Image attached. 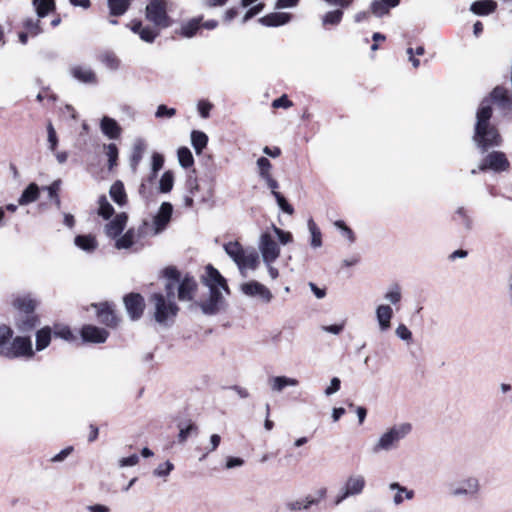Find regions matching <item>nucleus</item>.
<instances>
[{
    "mask_svg": "<svg viewBox=\"0 0 512 512\" xmlns=\"http://www.w3.org/2000/svg\"><path fill=\"white\" fill-rule=\"evenodd\" d=\"M493 108L490 102L485 99L481 102L476 112V123L473 140L482 151L498 147L502 144V136L498 127L491 122Z\"/></svg>",
    "mask_w": 512,
    "mask_h": 512,
    "instance_id": "nucleus-1",
    "label": "nucleus"
},
{
    "mask_svg": "<svg viewBox=\"0 0 512 512\" xmlns=\"http://www.w3.org/2000/svg\"><path fill=\"white\" fill-rule=\"evenodd\" d=\"M200 279L201 283L209 288L210 294L208 299L199 303V306L204 314L215 315L220 311V306L224 301L220 289L230 293L227 281L212 264L206 265L205 273L201 275Z\"/></svg>",
    "mask_w": 512,
    "mask_h": 512,
    "instance_id": "nucleus-2",
    "label": "nucleus"
},
{
    "mask_svg": "<svg viewBox=\"0 0 512 512\" xmlns=\"http://www.w3.org/2000/svg\"><path fill=\"white\" fill-rule=\"evenodd\" d=\"M149 302L154 305V320L161 325H168V322H174L180 308L172 300H166L165 296L156 292L150 295Z\"/></svg>",
    "mask_w": 512,
    "mask_h": 512,
    "instance_id": "nucleus-3",
    "label": "nucleus"
},
{
    "mask_svg": "<svg viewBox=\"0 0 512 512\" xmlns=\"http://www.w3.org/2000/svg\"><path fill=\"white\" fill-rule=\"evenodd\" d=\"M146 20L161 30L169 28L173 24L172 18L168 15V4L166 0H151L145 9Z\"/></svg>",
    "mask_w": 512,
    "mask_h": 512,
    "instance_id": "nucleus-4",
    "label": "nucleus"
},
{
    "mask_svg": "<svg viewBox=\"0 0 512 512\" xmlns=\"http://www.w3.org/2000/svg\"><path fill=\"white\" fill-rule=\"evenodd\" d=\"M91 307L95 309V314L98 322L109 329H118L122 316L117 311L116 304L110 301H103L99 303H92Z\"/></svg>",
    "mask_w": 512,
    "mask_h": 512,
    "instance_id": "nucleus-5",
    "label": "nucleus"
},
{
    "mask_svg": "<svg viewBox=\"0 0 512 512\" xmlns=\"http://www.w3.org/2000/svg\"><path fill=\"white\" fill-rule=\"evenodd\" d=\"M34 356L32 342L28 336H16L10 340L8 349L4 355L8 359L31 358Z\"/></svg>",
    "mask_w": 512,
    "mask_h": 512,
    "instance_id": "nucleus-6",
    "label": "nucleus"
},
{
    "mask_svg": "<svg viewBox=\"0 0 512 512\" xmlns=\"http://www.w3.org/2000/svg\"><path fill=\"white\" fill-rule=\"evenodd\" d=\"M123 303L132 321H137L142 318L146 304L144 297L140 293L130 292L124 295Z\"/></svg>",
    "mask_w": 512,
    "mask_h": 512,
    "instance_id": "nucleus-7",
    "label": "nucleus"
},
{
    "mask_svg": "<svg viewBox=\"0 0 512 512\" xmlns=\"http://www.w3.org/2000/svg\"><path fill=\"white\" fill-rule=\"evenodd\" d=\"M510 163L505 155L501 151H493L487 154L479 165L480 171L492 170L495 172H503L508 170Z\"/></svg>",
    "mask_w": 512,
    "mask_h": 512,
    "instance_id": "nucleus-8",
    "label": "nucleus"
},
{
    "mask_svg": "<svg viewBox=\"0 0 512 512\" xmlns=\"http://www.w3.org/2000/svg\"><path fill=\"white\" fill-rule=\"evenodd\" d=\"M411 428L412 427L409 423L401 424L398 427H392L389 431L381 436L378 444L375 447V450L377 451L379 449H390L396 441L407 435L411 431Z\"/></svg>",
    "mask_w": 512,
    "mask_h": 512,
    "instance_id": "nucleus-9",
    "label": "nucleus"
},
{
    "mask_svg": "<svg viewBox=\"0 0 512 512\" xmlns=\"http://www.w3.org/2000/svg\"><path fill=\"white\" fill-rule=\"evenodd\" d=\"M80 336L85 343L101 344L107 341L110 333L104 327L85 324L80 329Z\"/></svg>",
    "mask_w": 512,
    "mask_h": 512,
    "instance_id": "nucleus-10",
    "label": "nucleus"
},
{
    "mask_svg": "<svg viewBox=\"0 0 512 512\" xmlns=\"http://www.w3.org/2000/svg\"><path fill=\"white\" fill-rule=\"evenodd\" d=\"M260 250L263 260L268 264L274 262L280 255V248L269 233L261 235Z\"/></svg>",
    "mask_w": 512,
    "mask_h": 512,
    "instance_id": "nucleus-11",
    "label": "nucleus"
},
{
    "mask_svg": "<svg viewBox=\"0 0 512 512\" xmlns=\"http://www.w3.org/2000/svg\"><path fill=\"white\" fill-rule=\"evenodd\" d=\"M177 297L180 301H191L194 299L196 292L198 291V283L195 278L189 274H186L179 281Z\"/></svg>",
    "mask_w": 512,
    "mask_h": 512,
    "instance_id": "nucleus-12",
    "label": "nucleus"
},
{
    "mask_svg": "<svg viewBox=\"0 0 512 512\" xmlns=\"http://www.w3.org/2000/svg\"><path fill=\"white\" fill-rule=\"evenodd\" d=\"M241 290L247 296H259L266 303L270 302L273 298L271 291L265 285L255 280L242 284Z\"/></svg>",
    "mask_w": 512,
    "mask_h": 512,
    "instance_id": "nucleus-13",
    "label": "nucleus"
},
{
    "mask_svg": "<svg viewBox=\"0 0 512 512\" xmlns=\"http://www.w3.org/2000/svg\"><path fill=\"white\" fill-rule=\"evenodd\" d=\"M130 29L147 43H153L161 32V29L154 25L153 27L143 26L140 20H133L130 24Z\"/></svg>",
    "mask_w": 512,
    "mask_h": 512,
    "instance_id": "nucleus-14",
    "label": "nucleus"
},
{
    "mask_svg": "<svg viewBox=\"0 0 512 512\" xmlns=\"http://www.w3.org/2000/svg\"><path fill=\"white\" fill-rule=\"evenodd\" d=\"M365 486V480L362 476L349 477L344 486V492L337 496L335 504H340L350 495H356L362 492Z\"/></svg>",
    "mask_w": 512,
    "mask_h": 512,
    "instance_id": "nucleus-15",
    "label": "nucleus"
},
{
    "mask_svg": "<svg viewBox=\"0 0 512 512\" xmlns=\"http://www.w3.org/2000/svg\"><path fill=\"white\" fill-rule=\"evenodd\" d=\"M162 276L165 277L168 282L165 285L166 297L171 300L175 295V285L181 279V273L175 266H167L162 270Z\"/></svg>",
    "mask_w": 512,
    "mask_h": 512,
    "instance_id": "nucleus-16",
    "label": "nucleus"
},
{
    "mask_svg": "<svg viewBox=\"0 0 512 512\" xmlns=\"http://www.w3.org/2000/svg\"><path fill=\"white\" fill-rule=\"evenodd\" d=\"M128 215L125 212L117 214L114 219L108 222L105 226L106 234L111 238H116L121 235L126 227Z\"/></svg>",
    "mask_w": 512,
    "mask_h": 512,
    "instance_id": "nucleus-17",
    "label": "nucleus"
},
{
    "mask_svg": "<svg viewBox=\"0 0 512 512\" xmlns=\"http://www.w3.org/2000/svg\"><path fill=\"white\" fill-rule=\"evenodd\" d=\"M39 316L34 313L19 314L15 320V326L20 332H30L39 324Z\"/></svg>",
    "mask_w": 512,
    "mask_h": 512,
    "instance_id": "nucleus-18",
    "label": "nucleus"
},
{
    "mask_svg": "<svg viewBox=\"0 0 512 512\" xmlns=\"http://www.w3.org/2000/svg\"><path fill=\"white\" fill-rule=\"evenodd\" d=\"M401 0H374L370 4L371 13L376 17H383L390 14L392 8L397 7Z\"/></svg>",
    "mask_w": 512,
    "mask_h": 512,
    "instance_id": "nucleus-19",
    "label": "nucleus"
},
{
    "mask_svg": "<svg viewBox=\"0 0 512 512\" xmlns=\"http://www.w3.org/2000/svg\"><path fill=\"white\" fill-rule=\"evenodd\" d=\"M173 207L168 202H163L160 206L159 212L154 217L155 231L160 232L169 223L172 216Z\"/></svg>",
    "mask_w": 512,
    "mask_h": 512,
    "instance_id": "nucleus-20",
    "label": "nucleus"
},
{
    "mask_svg": "<svg viewBox=\"0 0 512 512\" xmlns=\"http://www.w3.org/2000/svg\"><path fill=\"white\" fill-rule=\"evenodd\" d=\"M292 18L290 13L273 12L259 19V22L268 27H277L288 23Z\"/></svg>",
    "mask_w": 512,
    "mask_h": 512,
    "instance_id": "nucleus-21",
    "label": "nucleus"
},
{
    "mask_svg": "<svg viewBox=\"0 0 512 512\" xmlns=\"http://www.w3.org/2000/svg\"><path fill=\"white\" fill-rule=\"evenodd\" d=\"M101 131L104 135H106L109 139H118L121 136L122 128L117 123L116 120L105 116L101 120Z\"/></svg>",
    "mask_w": 512,
    "mask_h": 512,
    "instance_id": "nucleus-22",
    "label": "nucleus"
},
{
    "mask_svg": "<svg viewBox=\"0 0 512 512\" xmlns=\"http://www.w3.org/2000/svg\"><path fill=\"white\" fill-rule=\"evenodd\" d=\"M12 305L20 314L34 313L37 301L30 296H20L13 300Z\"/></svg>",
    "mask_w": 512,
    "mask_h": 512,
    "instance_id": "nucleus-23",
    "label": "nucleus"
},
{
    "mask_svg": "<svg viewBox=\"0 0 512 512\" xmlns=\"http://www.w3.org/2000/svg\"><path fill=\"white\" fill-rule=\"evenodd\" d=\"M497 8L494 0H477L470 6V11L476 15L485 16L493 13Z\"/></svg>",
    "mask_w": 512,
    "mask_h": 512,
    "instance_id": "nucleus-24",
    "label": "nucleus"
},
{
    "mask_svg": "<svg viewBox=\"0 0 512 512\" xmlns=\"http://www.w3.org/2000/svg\"><path fill=\"white\" fill-rule=\"evenodd\" d=\"M491 98L502 107H512V93L503 86H496L491 92Z\"/></svg>",
    "mask_w": 512,
    "mask_h": 512,
    "instance_id": "nucleus-25",
    "label": "nucleus"
},
{
    "mask_svg": "<svg viewBox=\"0 0 512 512\" xmlns=\"http://www.w3.org/2000/svg\"><path fill=\"white\" fill-rule=\"evenodd\" d=\"M71 74L80 82L87 84L97 83V76L94 73V71L90 68H85L83 66H75L71 69Z\"/></svg>",
    "mask_w": 512,
    "mask_h": 512,
    "instance_id": "nucleus-26",
    "label": "nucleus"
},
{
    "mask_svg": "<svg viewBox=\"0 0 512 512\" xmlns=\"http://www.w3.org/2000/svg\"><path fill=\"white\" fill-rule=\"evenodd\" d=\"M141 236V231L136 232L134 228H129L121 237L116 240L115 247L117 249H128L132 247L136 239H139Z\"/></svg>",
    "mask_w": 512,
    "mask_h": 512,
    "instance_id": "nucleus-27",
    "label": "nucleus"
},
{
    "mask_svg": "<svg viewBox=\"0 0 512 512\" xmlns=\"http://www.w3.org/2000/svg\"><path fill=\"white\" fill-rule=\"evenodd\" d=\"M202 20V16L190 19L186 23L182 24L179 34L185 38H192L200 31Z\"/></svg>",
    "mask_w": 512,
    "mask_h": 512,
    "instance_id": "nucleus-28",
    "label": "nucleus"
},
{
    "mask_svg": "<svg viewBox=\"0 0 512 512\" xmlns=\"http://www.w3.org/2000/svg\"><path fill=\"white\" fill-rule=\"evenodd\" d=\"M146 147V143L143 139H137L134 142L130 156V165L134 171L137 169L139 163L141 162L146 151Z\"/></svg>",
    "mask_w": 512,
    "mask_h": 512,
    "instance_id": "nucleus-29",
    "label": "nucleus"
},
{
    "mask_svg": "<svg viewBox=\"0 0 512 512\" xmlns=\"http://www.w3.org/2000/svg\"><path fill=\"white\" fill-rule=\"evenodd\" d=\"M155 178L156 175L149 176L144 179L139 186L138 193L147 202L153 200L156 195L154 188Z\"/></svg>",
    "mask_w": 512,
    "mask_h": 512,
    "instance_id": "nucleus-30",
    "label": "nucleus"
},
{
    "mask_svg": "<svg viewBox=\"0 0 512 512\" xmlns=\"http://www.w3.org/2000/svg\"><path fill=\"white\" fill-rule=\"evenodd\" d=\"M109 193L112 200L119 206H123L127 203V194L124 185L120 180H117L112 184Z\"/></svg>",
    "mask_w": 512,
    "mask_h": 512,
    "instance_id": "nucleus-31",
    "label": "nucleus"
},
{
    "mask_svg": "<svg viewBox=\"0 0 512 512\" xmlns=\"http://www.w3.org/2000/svg\"><path fill=\"white\" fill-rule=\"evenodd\" d=\"M376 316L382 330H387L391 326L393 316L392 308L389 305H380L376 310Z\"/></svg>",
    "mask_w": 512,
    "mask_h": 512,
    "instance_id": "nucleus-32",
    "label": "nucleus"
},
{
    "mask_svg": "<svg viewBox=\"0 0 512 512\" xmlns=\"http://www.w3.org/2000/svg\"><path fill=\"white\" fill-rule=\"evenodd\" d=\"M74 243L77 247L86 252H93L98 246L96 237L92 234L77 235L74 239Z\"/></svg>",
    "mask_w": 512,
    "mask_h": 512,
    "instance_id": "nucleus-33",
    "label": "nucleus"
},
{
    "mask_svg": "<svg viewBox=\"0 0 512 512\" xmlns=\"http://www.w3.org/2000/svg\"><path fill=\"white\" fill-rule=\"evenodd\" d=\"M39 187L36 183H30L22 192L18 203L19 205H27L35 202L39 198Z\"/></svg>",
    "mask_w": 512,
    "mask_h": 512,
    "instance_id": "nucleus-34",
    "label": "nucleus"
},
{
    "mask_svg": "<svg viewBox=\"0 0 512 512\" xmlns=\"http://www.w3.org/2000/svg\"><path fill=\"white\" fill-rule=\"evenodd\" d=\"M98 61L105 65L110 70H117L120 67L121 61L113 51H103L97 55Z\"/></svg>",
    "mask_w": 512,
    "mask_h": 512,
    "instance_id": "nucleus-35",
    "label": "nucleus"
},
{
    "mask_svg": "<svg viewBox=\"0 0 512 512\" xmlns=\"http://www.w3.org/2000/svg\"><path fill=\"white\" fill-rule=\"evenodd\" d=\"M132 1L133 0H108L110 15L114 17L124 15L130 8Z\"/></svg>",
    "mask_w": 512,
    "mask_h": 512,
    "instance_id": "nucleus-36",
    "label": "nucleus"
},
{
    "mask_svg": "<svg viewBox=\"0 0 512 512\" xmlns=\"http://www.w3.org/2000/svg\"><path fill=\"white\" fill-rule=\"evenodd\" d=\"M191 143L195 152L199 155L208 144V136L202 131L193 130L191 132Z\"/></svg>",
    "mask_w": 512,
    "mask_h": 512,
    "instance_id": "nucleus-37",
    "label": "nucleus"
},
{
    "mask_svg": "<svg viewBox=\"0 0 512 512\" xmlns=\"http://www.w3.org/2000/svg\"><path fill=\"white\" fill-rule=\"evenodd\" d=\"M52 331L50 327H44L36 333V350L41 351L49 346L51 342Z\"/></svg>",
    "mask_w": 512,
    "mask_h": 512,
    "instance_id": "nucleus-38",
    "label": "nucleus"
},
{
    "mask_svg": "<svg viewBox=\"0 0 512 512\" xmlns=\"http://www.w3.org/2000/svg\"><path fill=\"white\" fill-rule=\"evenodd\" d=\"M13 333V330L8 325H0V356L4 357Z\"/></svg>",
    "mask_w": 512,
    "mask_h": 512,
    "instance_id": "nucleus-39",
    "label": "nucleus"
},
{
    "mask_svg": "<svg viewBox=\"0 0 512 512\" xmlns=\"http://www.w3.org/2000/svg\"><path fill=\"white\" fill-rule=\"evenodd\" d=\"M37 15L44 18L50 12L55 10V0H33Z\"/></svg>",
    "mask_w": 512,
    "mask_h": 512,
    "instance_id": "nucleus-40",
    "label": "nucleus"
},
{
    "mask_svg": "<svg viewBox=\"0 0 512 512\" xmlns=\"http://www.w3.org/2000/svg\"><path fill=\"white\" fill-rule=\"evenodd\" d=\"M224 249L226 253L235 261L236 264L240 263L243 254L245 253L242 245L237 241L225 244Z\"/></svg>",
    "mask_w": 512,
    "mask_h": 512,
    "instance_id": "nucleus-41",
    "label": "nucleus"
},
{
    "mask_svg": "<svg viewBox=\"0 0 512 512\" xmlns=\"http://www.w3.org/2000/svg\"><path fill=\"white\" fill-rule=\"evenodd\" d=\"M177 156L179 164L187 169L194 165V157L190 149L186 146H182L177 150Z\"/></svg>",
    "mask_w": 512,
    "mask_h": 512,
    "instance_id": "nucleus-42",
    "label": "nucleus"
},
{
    "mask_svg": "<svg viewBox=\"0 0 512 512\" xmlns=\"http://www.w3.org/2000/svg\"><path fill=\"white\" fill-rule=\"evenodd\" d=\"M98 204H99L98 214L103 219L108 220L114 215L115 210H114L113 206L109 203V201L107 200V197L105 195H101L99 197Z\"/></svg>",
    "mask_w": 512,
    "mask_h": 512,
    "instance_id": "nucleus-43",
    "label": "nucleus"
},
{
    "mask_svg": "<svg viewBox=\"0 0 512 512\" xmlns=\"http://www.w3.org/2000/svg\"><path fill=\"white\" fill-rule=\"evenodd\" d=\"M308 228L311 233V246L318 248L322 246V233L313 219H309Z\"/></svg>",
    "mask_w": 512,
    "mask_h": 512,
    "instance_id": "nucleus-44",
    "label": "nucleus"
},
{
    "mask_svg": "<svg viewBox=\"0 0 512 512\" xmlns=\"http://www.w3.org/2000/svg\"><path fill=\"white\" fill-rule=\"evenodd\" d=\"M258 264H259V256L256 252H251L249 254L244 253L240 263H237V265L240 268L246 267V268H249L252 270L256 269Z\"/></svg>",
    "mask_w": 512,
    "mask_h": 512,
    "instance_id": "nucleus-45",
    "label": "nucleus"
},
{
    "mask_svg": "<svg viewBox=\"0 0 512 512\" xmlns=\"http://www.w3.org/2000/svg\"><path fill=\"white\" fill-rule=\"evenodd\" d=\"M60 184L61 181L56 180L45 188L48 191L49 197L54 201V204L58 209L61 208V199L59 196Z\"/></svg>",
    "mask_w": 512,
    "mask_h": 512,
    "instance_id": "nucleus-46",
    "label": "nucleus"
},
{
    "mask_svg": "<svg viewBox=\"0 0 512 512\" xmlns=\"http://www.w3.org/2000/svg\"><path fill=\"white\" fill-rule=\"evenodd\" d=\"M174 183V176L171 171H166L160 179L159 190L162 193H168L172 190Z\"/></svg>",
    "mask_w": 512,
    "mask_h": 512,
    "instance_id": "nucleus-47",
    "label": "nucleus"
},
{
    "mask_svg": "<svg viewBox=\"0 0 512 512\" xmlns=\"http://www.w3.org/2000/svg\"><path fill=\"white\" fill-rule=\"evenodd\" d=\"M343 17V11L341 10H334L329 11L325 14L323 18V25H338Z\"/></svg>",
    "mask_w": 512,
    "mask_h": 512,
    "instance_id": "nucleus-48",
    "label": "nucleus"
},
{
    "mask_svg": "<svg viewBox=\"0 0 512 512\" xmlns=\"http://www.w3.org/2000/svg\"><path fill=\"white\" fill-rule=\"evenodd\" d=\"M53 335L66 341H74L76 339L72 330L68 326H55Z\"/></svg>",
    "mask_w": 512,
    "mask_h": 512,
    "instance_id": "nucleus-49",
    "label": "nucleus"
},
{
    "mask_svg": "<svg viewBox=\"0 0 512 512\" xmlns=\"http://www.w3.org/2000/svg\"><path fill=\"white\" fill-rule=\"evenodd\" d=\"M179 434H178V442L184 443L188 437L191 435V433H197L198 427L195 423L190 422L186 427H181L179 425Z\"/></svg>",
    "mask_w": 512,
    "mask_h": 512,
    "instance_id": "nucleus-50",
    "label": "nucleus"
},
{
    "mask_svg": "<svg viewBox=\"0 0 512 512\" xmlns=\"http://www.w3.org/2000/svg\"><path fill=\"white\" fill-rule=\"evenodd\" d=\"M106 155L108 157L109 169H113L117 165L118 160V147L114 143H110L106 146Z\"/></svg>",
    "mask_w": 512,
    "mask_h": 512,
    "instance_id": "nucleus-51",
    "label": "nucleus"
},
{
    "mask_svg": "<svg viewBox=\"0 0 512 512\" xmlns=\"http://www.w3.org/2000/svg\"><path fill=\"white\" fill-rule=\"evenodd\" d=\"M297 381L292 378H287L285 376H278L273 378L272 388L274 390L281 391L288 385H296Z\"/></svg>",
    "mask_w": 512,
    "mask_h": 512,
    "instance_id": "nucleus-52",
    "label": "nucleus"
},
{
    "mask_svg": "<svg viewBox=\"0 0 512 512\" xmlns=\"http://www.w3.org/2000/svg\"><path fill=\"white\" fill-rule=\"evenodd\" d=\"M390 488L391 489H398V492L394 496V502L396 504H400V503L403 502L402 492L406 493V498L407 499H411L413 497V495H414L413 491H411V490L408 491L406 488L401 487L398 483H392L390 485Z\"/></svg>",
    "mask_w": 512,
    "mask_h": 512,
    "instance_id": "nucleus-53",
    "label": "nucleus"
},
{
    "mask_svg": "<svg viewBox=\"0 0 512 512\" xmlns=\"http://www.w3.org/2000/svg\"><path fill=\"white\" fill-rule=\"evenodd\" d=\"M257 165L259 168V174L262 178L271 175L272 164L266 157H260L257 160Z\"/></svg>",
    "mask_w": 512,
    "mask_h": 512,
    "instance_id": "nucleus-54",
    "label": "nucleus"
},
{
    "mask_svg": "<svg viewBox=\"0 0 512 512\" xmlns=\"http://www.w3.org/2000/svg\"><path fill=\"white\" fill-rule=\"evenodd\" d=\"M276 201L279 205V207L287 214L293 215L294 214V208L293 206L286 200V198L280 193L275 192Z\"/></svg>",
    "mask_w": 512,
    "mask_h": 512,
    "instance_id": "nucleus-55",
    "label": "nucleus"
},
{
    "mask_svg": "<svg viewBox=\"0 0 512 512\" xmlns=\"http://www.w3.org/2000/svg\"><path fill=\"white\" fill-rule=\"evenodd\" d=\"M24 27L32 36H36L42 32L39 20L34 21L33 19H27L24 22Z\"/></svg>",
    "mask_w": 512,
    "mask_h": 512,
    "instance_id": "nucleus-56",
    "label": "nucleus"
},
{
    "mask_svg": "<svg viewBox=\"0 0 512 512\" xmlns=\"http://www.w3.org/2000/svg\"><path fill=\"white\" fill-rule=\"evenodd\" d=\"M424 52H425V49H424V47H423V46H419V47H417V48L415 49V51H414V49H413V48H411V47H409V48L407 49V54L409 55V60L412 62V65H413V67H414V68H418V67H419V65H420V62H419V60L415 57V54L420 56V55H423V54H424Z\"/></svg>",
    "mask_w": 512,
    "mask_h": 512,
    "instance_id": "nucleus-57",
    "label": "nucleus"
},
{
    "mask_svg": "<svg viewBox=\"0 0 512 512\" xmlns=\"http://www.w3.org/2000/svg\"><path fill=\"white\" fill-rule=\"evenodd\" d=\"M293 106V102L289 100L288 96L286 94H283L281 97L273 100L272 107L275 109L278 108H284L288 109Z\"/></svg>",
    "mask_w": 512,
    "mask_h": 512,
    "instance_id": "nucleus-58",
    "label": "nucleus"
},
{
    "mask_svg": "<svg viewBox=\"0 0 512 512\" xmlns=\"http://www.w3.org/2000/svg\"><path fill=\"white\" fill-rule=\"evenodd\" d=\"M198 112L202 118H208L210 116V111L213 108V105L206 100H200L198 102Z\"/></svg>",
    "mask_w": 512,
    "mask_h": 512,
    "instance_id": "nucleus-59",
    "label": "nucleus"
},
{
    "mask_svg": "<svg viewBox=\"0 0 512 512\" xmlns=\"http://www.w3.org/2000/svg\"><path fill=\"white\" fill-rule=\"evenodd\" d=\"M155 115L157 118L173 117L174 115H176V109L169 108L166 105L161 104L158 106Z\"/></svg>",
    "mask_w": 512,
    "mask_h": 512,
    "instance_id": "nucleus-60",
    "label": "nucleus"
},
{
    "mask_svg": "<svg viewBox=\"0 0 512 512\" xmlns=\"http://www.w3.org/2000/svg\"><path fill=\"white\" fill-rule=\"evenodd\" d=\"M164 165V157L163 155L159 153H153L152 155V170L154 172L153 175H156V173L163 167Z\"/></svg>",
    "mask_w": 512,
    "mask_h": 512,
    "instance_id": "nucleus-61",
    "label": "nucleus"
},
{
    "mask_svg": "<svg viewBox=\"0 0 512 512\" xmlns=\"http://www.w3.org/2000/svg\"><path fill=\"white\" fill-rule=\"evenodd\" d=\"M385 298L391 303L396 304L401 300V292L398 286H395L392 290L385 294Z\"/></svg>",
    "mask_w": 512,
    "mask_h": 512,
    "instance_id": "nucleus-62",
    "label": "nucleus"
},
{
    "mask_svg": "<svg viewBox=\"0 0 512 512\" xmlns=\"http://www.w3.org/2000/svg\"><path fill=\"white\" fill-rule=\"evenodd\" d=\"M317 503H318V500H315L314 498L307 497L305 504H303L300 501H296V502L290 504V507L293 510L308 509L311 505L317 504Z\"/></svg>",
    "mask_w": 512,
    "mask_h": 512,
    "instance_id": "nucleus-63",
    "label": "nucleus"
},
{
    "mask_svg": "<svg viewBox=\"0 0 512 512\" xmlns=\"http://www.w3.org/2000/svg\"><path fill=\"white\" fill-rule=\"evenodd\" d=\"M274 231L282 244H287L293 240L292 234L290 232L283 231L282 229L277 227H274Z\"/></svg>",
    "mask_w": 512,
    "mask_h": 512,
    "instance_id": "nucleus-64",
    "label": "nucleus"
}]
</instances>
